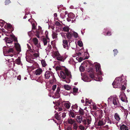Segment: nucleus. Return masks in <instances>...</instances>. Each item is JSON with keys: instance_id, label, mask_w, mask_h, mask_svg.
<instances>
[{"instance_id": "1", "label": "nucleus", "mask_w": 130, "mask_h": 130, "mask_svg": "<svg viewBox=\"0 0 130 130\" xmlns=\"http://www.w3.org/2000/svg\"><path fill=\"white\" fill-rule=\"evenodd\" d=\"M60 66H57L56 67V71H58L62 70L60 71V75L61 77L65 81L66 83H69L70 81L69 79L72 78L71 72L68 69L64 67L63 69Z\"/></svg>"}, {"instance_id": "2", "label": "nucleus", "mask_w": 130, "mask_h": 130, "mask_svg": "<svg viewBox=\"0 0 130 130\" xmlns=\"http://www.w3.org/2000/svg\"><path fill=\"white\" fill-rule=\"evenodd\" d=\"M77 122L79 123H81L82 122L83 124L86 125L87 124L89 125L91 123V120L86 118H83L82 116H77L76 117Z\"/></svg>"}, {"instance_id": "3", "label": "nucleus", "mask_w": 130, "mask_h": 130, "mask_svg": "<svg viewBox=\"0 0 130 130\" xmlns=\"http://www.w3.org/2000/svg\"><path fill=\"white\" fill-rule=\"evenodd\" d=\"M122 80L121 77L116 78L112 83L113 87L114 88H120L122 85Z\"/></svg>"}, {"instance_id": "4", "label": "nucleus", "mask_w": 130, "mask_h": 130, "mask_svg": "<svg viewBox=\"0 0 130 130\" xmlns=\"http://www.w3.org/2000/svg\"><path fill=\"white\" fill-rule=\"evenodd\" d=\"M66 113L63 112H60L59 113H57L54 116L56 119L58 120H61L62 119L65 118L66 116Z\"/></svg>"}, {"instance_id": "5", "label": "nucleus", "mask_w": 130, "mask_h": 130, "mask_svg": "<svg viewBox=\"0 0 130 130\" xmlns=\"http://www.w3.org/2000/svg\"><path fill=\"white\" fill-rule=\"evenodd\" d=\"M45 35L46 36V38H42V41H43V43L44 45L45 46L47 45L48 42H49L48 41H49V38H48V32L47 31L45 32Z\"/></svg>"}, {"instance_id": "6", "label": "nucleus", "mask_w": 130, "mask_h": 130, "mask_svg": "<svg viewBox=\"0 0 130 130\" xmlns=\"http://www.w3.org/2000/svg\"><path fill=\"white\" fill-rule=\"evenodd\" d=\"M3 49L4 50V51H6L7 53H12L13 54L14 53V51L13 50L12 48L9 47H6L5 46L3 47Z\"/></svg>"}, {"instance_id": "7", "label": "nucleus", "mask_w": 130, "mask_h": 130, "mask_svg": "<svg viewBox=\"0 0 130 130\" xmlns=\"http://www.w3.org/2000/svg\"><path fill=\"white\" fill-rule=\"evenodd\" d=\"M53 73L51 71H46L44 74L45 77L46 79L49 78L51 76L53 77Z\"/></svg>"}, {"instance_id": "8", "label": "nucleus", "mask_w": 130, "mask_h": 130, "mask_svg": "<svg viewBox=\"0 0 130 130\" xmlns=\"http://www.w3.org/2000/svg\"><path fill=\"white\" fill-rule=\"evenodd\" d=\"M106 123L105 118H103L100 119L98 123V125L99 126H101L104 125Z\"/></svg>"}, {"instance_id": "9", "label": "nucleus", "mask_w": 130, "mask_h": 130, "mask_svg": "<svg viewBox=\"0 0 130 130\" xmlns=\"http://www.w3.org/2000/svg\"><path fill=\"white\" fill-rule=\"evenodd\" d=\"M113 103L116 107L119 106L120 105L118 99L116 97L114 98L113 99Z\"/></svg>"}, {"instance_id": "10", "label": "nucleus", "mask_w": 130, "mask_h": 130, "mask_svg": "<svg viewBox=\"0 0 130 130\" xmlns=\"http://www.w3.org/2000/svg\"><path fill=\"white\" fill-rule=\"evenodd\" d=\"M95 67L96 72H98V74L99 75H101L102 73L101 71L100 66L99 64L96 65Z\"/></svg>"}, {"instance_id": "11", "label": "nucleus", "mask_w": 130, "mask_h": 130, "mask_svg": "<svg viewBox=\"0 0 130 130\" xmlns=\"http://www.w3.org/2000/svg\"><path fill=\"white\" fill-rule=\"evenodd\" d=\"M14 46H15L16 50L17 51V53H19L21 51V48L20 45L18 43H14Z\"/></svg>"}, {"instance_id": "12", "label": "nucleus", "mask_w": 130, "mask_h": 130, "mask_svg": "<svg viewBox=\"0 0 130 130\" xmlns=\"http://www.w3.org/2000/svg\"><path fill=\"white\" fill-rule=\"evenodd\" d=\"M42 32L41 28L40 27V28H39L37 30H36V32H35L36 36L38 38H39V35L40 34H42Z\"/></svg>"}, {"instance_id": "13", "label": "nucleus", "mask_w": 130, "mask_h": 130, "mask_svg": "<svg viewBox=\"0 0 130 130\" xmlns=\"http://www.w3.org/2000/svg\"><path fill=\"white\" fill-rule=\"evenodd\" d=\"M68 42L65 39L63 40V45L64 48L68 49L69 48Z\"/></svg>"}, {"instance_id": "14", "label": "nucleus", "mask_w": 130, "mask_h": 130, "mask_svg": "<svg viewBox=\"0 0 130 130\" xmlns=\"http://www.w3.org/2000/svg\"><path fill=\"white\" fill-rule=\"evenodd\" d=\"M103 111L102 110H99L97 111L95 113V116H98V115L99 118H101L102 117Z\"/></svg>"}, {"instance_id": "15", "label": "nucleus", "mask_w": 130, "mask_h": 130, "mask_svg": "<svg viewBox=\"0 0 130 130\" xmlns=\"http://www.w3.org/2000/svg\"><path fill=\"white\" fill-rule=\"evenodd\" d=\"M42 72V70L41 69L39 68L36 70L35 71V73L37 75H39Z\"/></svg>"}, {"instance_id": "16", "label": "nucleus", "mask_w": 130, "mask_h": 130, "mask_svg": "<svg viewBox=\"0 0 130 130\" xmlns=\"http://www.w3.org/2000/svg\"><path fill=\"white\" fill-rule=\"evenodd\" d=\"M121 100L123 102H127V98L125 95H124L123 96L120 95V96Z\"/></svg>"}, {"instance_id": "17", "label": "nucleus", "mask_w": 130, "mask_h": 130, "mask_svg": "<svg viewBox=\"0 0 130 130\" xmlns=\"http://www.w3.org/2000/svg\"><path fill=\"white\" fill-rule=\"evenodd\" d=\"M114 117L116 120L118 122L121 119L119 115L117 113H115L114 115Z\"/></svg>"}, {"instance_id": "18", "label": "nucleus", "mask_w": 130, "mask_h": 130, "mask_svg": "<svg viewBox=\"0 0 130 130\" xmlns=\"http://www.w3.org/2000/svg\"><path fill=\"white\" fill-rule=\"evenodd\" d=\"M75 122L74 119H72L71 118L69 117L68 119V122L69 124L72 125L75 123Z\"/></svg>"}, {"instance_id": "19", "label": "nucleus", "mask_w": 130, "mask_h": 130, "mask_svg": "<svg viewBox=\"0 0 130 130\" xmlns=\"http://www.w3.org/2000/svg\"><path fill=\"white\" fill-rule=\"evenodd\" d=\"M6 42L7 44H11L13 42V39L11 38H6Z\"/></svg>"}, {"instance_id": "20", "label": "nucleus", "mask_w": 130, "mask_h": 130, "mask_svg": "<svg viewBox=\"0 0 130 130\" xmlns=\"http://www.w3.org/2000/svg\"><path fill=\"white\" fill-rule=\"evenodd\" d=\"M120 129L121 130H128V127L124 125H122L120 126Z\"/></svg>"}, {"instance_id": "21", "label": "nucleus", "mask_w": 130, "mask_h": 130, "mask_svg": "<svg viewBox=\"0 0 130 130\" xmlns=\"http://www.w3.org/2000/svg\"><path fill=\"white\" fill-rule=\"evenodd\" d=\"M69 30L70 28L69 27L67 26H66L62 28V31L64 32H68L69 31Z\"/></svg>"}, {"instance_id": "22", "label": "nucleus", "mask_w": 130, "mask_h": 130, "mask_svg": "<svg viewBox=\"0 0 130 130\" xmlns=\"http://www.w3.org/2000/svg\"><path fill=\"white\" fill-rule=\"evenodd\" d=\"M69 116L70 117H71L73 118H75V115L73 112L72 111H70L69 112Z\"/></svg>"}, {"instance_id": "23", "label": "nucleus", "mask_w": 130, "mask_h": 130, "mask_svg": "<svg viewBox=\"0 0 130 130\" xmlns=\"http://www.w3.org/2000/svg\"><path fill=\"white\" fill-rule=\"evenodd\" d=\"M64 57L61 56H59L58 57H57L56 59H57V60L62 61H63L64 59Z\"/></svg>"}, {"instance_id": "24", "label": "nucleus", "mask_w": 130, "mask_h": 130, "mask_svg": "<svg viewBox=\"0 0 130 130\" xmlns=\"http://www.w3.org/2000/svg\"><path fill=\"white\" fill-rule=\"evenodd\" d=\"M105 120L106 121V122H107L108 123H109L110 124H111L112 123L111 120L109 117H106L105 118Z\"/></svg>"}, {"instance_id": "25", "label": "nucleus", "mask_w": 130, "mask_h": 130, "mask_svg": "<svg viewBox=\"0 0 130 130\" xmlns=\"http://www.w3.org/2000/svg\"><path fill=\"white\" fill-rule=\"evenodd\" d=\"M33 41L35 45H37L38 43V40L36 37L33 38Z\"/></svg>"}, {"instance_id": "26", "label": "nucleus", "mask_w": 130, "mask_h": 130, "mask_svg": "<svg viewBox=\"0 0 130 130\" xmlns=\"http://www.w3.org/2000/svg\"><path fill=\"white\" fill-rule=\"evenodd\" d=\"M64 88L66 90H70L71 87L68 85H65L63 86Z\"/></svg>"}, {"instance_id": "27", "label": "nucleus", "mask_w": 130, "mask_h": 130, "mask_svg": "<svg viewBox=\"0 0 130 130\" xmlns=\"http://www.w3.org/2000/svg\"><path fill=\"white\" fill-rule=\"evenodd\" d=\"M52 49V46L50 44H48V46L46 48V50L47 51H48L49 52H50L51 50Z\"/></svg>"}, {"instance_id": "28", "label": "nucleus", "mask_w": 130, "mask_h": 130, "mask_svg": "<svg viewBox=\"0 0 130 130\" xmlns=\"http://www.w3.org/2000/svg\"><path fill=\"white\" fill-rule=\"evenodd\" d=\"M16 63L18 65L20 64L21 62V61L20 58L18 57L15 60Z\"/></svg>"}, {"instance_id": "29", "label": "nucleus", "mask_w": 130, "mask_h": 130, "mask_svg": "<svg viewBox=\"0 0 130 130\" xmlns=\"http://www.w3.org/2000/svg\"><path fill=\"white\" fill-rule=\"evenodd\" d=\"M79 113L80 115H85L84 111L81 108H80L79 110Z\"/></svg>"}, {"instance_id": "30", "label": "nucleus", "mask_w": 130, "mask_h": 130, "mask_svg": "<svg viewBox=\"0 0 130 130\" xmlns=\"http://www.w3.org/2000/svg\"><path fill=\"white\" fill-rule=\"evenodd\" d=\"M41 63L42 67H45L47 65L44 60H42Z\"/></svg>"}, {"instance_id": "31", "label": "nucleus", "mask_w": 130, "mask_h": 130, "mask_svg": "<svg viewBox=\"0 0 130 130\" xmlns=\"http://www.w3.org/2000/svg\"><path fill=\"white\" fill-rule=\"evenodd\" d=\"M67 37L68 39H70L72 38V35L70 33H68L66 34Z\"/></svg>"}, {"instance_id": "32", "label": "nucleus", "mask_w": 130, "mask_h": 130, "mask_svg": "<svg viewBox=\"0 0 130 130\" xmlns=\"http://www.w3.org/2000/svg\"><path fill=\"white\" fill-rule=\"evenodd\" d=\"M68 17L69 18H71L72 19H73V17H74V15L72 13H70L68 14Z\"/></svg>"}, {"instance_id": "33", "label": "nucleus", "mask_w": 130, "mask_h": 130, "mask_svg": "<svg viewBox=\"0 0 130 130\" xmlns=\"http://www.w3.org/2000/svg\"><path fill=\"white\" fill-rule=\"evenodd\" d=\"M73 124V128L77 130L78 128L77 124L76 123H75Z\"/></svg>"}, {"instance_id": "34", "label": "nucleus", "mask_w": 130, "mask_h": 130, "mask_svg": "<svg viewBox=\"0 0 130 130\" xmlns=\"http://www.w3.org/2000/svg\"><path fill=\"white\" fill-rule=\"evenodd\" d=\"M64 106L67 109H69L70 107V105L68 103H66L64 104Z\"/></svg>"}, {"instance_id": "35", "label": "nucleus", "mask_w": 130, "mask_h": 130, "mask_svg": "<svg viewBox=\"0 0 130 130\" xmlns=\"http://www.w3.org/2000/svg\"><path fill=\"white\" fill-rule=\"evenodd\" d=\"M52 36L53 39H55L57 37V34L55 32L53 33Z\"/></svg>"}, {"instance_id": "36", "label": "nucleus", "mask_w": 130, "mask_h": 130, "mask_svg": "<svg viewBox=\"0 0 130 130\" xmlns=\"http://www.w3.org/2000/svg\"><path fill=\"white\" fill-rule=\"evenodd\" d=\"M37 52V53H35L33 54L36 57H37L39 56V54L38 51Z\"/></svg>"}, {"instance_id": "37", "label": "nucleus", "mask_w": 130, "mask_h": 130, "mask_svg": "<svg viewBox=\"0 0 130 130\" xmlns=\"http://www.w3.org/2000/svg\"><path fill=\"white\" fill-rule=\"evenodd\" d=\"M85 70V68L83 66H80L79 68V70L81 72L84 71Z\"/></svg>"}, {"instance_id": "38", "label": "nucleus", "mask_w": 130, "mask_h": 130, "mask_svg": "<svg viewBox=\"0 0 130 130\" xmlns=\"http://www.w3.org/2000/svg\"><path fill=\"white\" fill-rule=\"evenodd\" d=\"M51 44L52 45L53 48H55L56 47L54 41H52L51 42Z\"/></svg>"}, {"instance_id": "39", "label": "nucleus", "mask_w": 130, "mask_h": 130, "mask_svg": "<svg viewBox=\"0 0 130 130\" xmlns=\"http://www.w3.org/2000/svg\"><path fill=\"white\" fill-rule=\"evenodd\" d=\"M78 44L80 47H82L83 45V43L81 41H78Z\"/></svg>"}, {"instance_id": "40", "label": "nucleus", "mask_w": 130, "mask_h": 130, "mask_svg": "<svg viewBox=\"0 0 130 130\" xmlns=\"http://www.w3.org/2000/svg\"><path fill=\"white\" fill-rule=\"evenodd\" d=\"M10 3L11 1L10 0H6L5 1V4L6 5H7L9 4Z\"/></svg>"}, {"instance_id": "41", "label": "nucleus", "mask_w": 130, "mask_h": 130, "mask_svg": "<svg viewBox=\"0 0 130 130\" xmlns=\"http://www.w3.org/2000/svg\"><path fill=\"white\" fill-rule=\"evenodd\" d=\"M78 91V89L77 88L74 87L73 89V92L74 93H76Z\"/></svg>"}, {"instance_id": "42", "label": "nucleus", "mask_w": 130, "mask_h": 130, "mask_svg": "<svg viewBox=\"0 0 130 130\" xmlns=\"http://www.w3.org/2000/svg\"><path fill=\"white\" fill-rule=\"evenodd\" d=\"M55 24L57 26H61V24L58 21H56L55 22Z\"/></svg>"}, {"instance_id": "43", "label": "nucleus", "mask_w": 130, "mask_h": 130, "mask_svg": "<svg viewBox=\"0 0 130 130\" xmlns=\"http://www.w3.org/2000/svg\"><path fill=\"white\" fill-rule=\"evenodd\" d=\"M90 77L92 78H93L94 77V74L93 73H90L89 74Z\"/></svg>"}, {"instance_id": "44", "label": "nucleus", "mask_w": 130, "mask_h": 130, "mask_svg": "<svg viewBox=\"0 0 130 130\" xmlns=\"http://www.w3.org/2000/svg\"><path fill=\"white\" fill-rule=\"evenodd\" d=\"M54 54L55 56L58 57L60 56V54L58 52H56Z\"/></svg>"}, {"instance_id": "45", "label": "nucleus", "mask_w": 130, "mask_h": 130, "mask_svg": "<svg viewBox=\"0 0 130 130\" xmlns=\"http://www.w3.org/2000/svg\"><path fill=\"white\" fill-rule=\"evenodd\" d=\"M73 35L75 38H77L78 37V34L76 32H73Z\"/></svg>"}, {"instance_id": "46", "label": "nucleus", "mask_w": 130, "mask_h": 130, "mask_svg": "<svg viewBox=\"0 0 130 130\" xmlns=\"http://www.w3.org/2000/svg\"><path fill=\"white\" fill-rule=\"evenodd\" d=\"M113 51L114 52V55L115 56L117 55V54L118 53V51L117 49H115L113 50Z\"/></svg>"}, {"instance_id": "47", "label": "nucleus", "mask_w": 130, "mask_h": 130, "mask_svg": "<svg viewBox=\"0 0 130 130\" xmlns=\"http://www.w3.org/2000/svg\"><path fill=\"white\" fill-rule=\"evenodd\" d=\"M79 129L81 130H84L85 129L84 127L82 125H80L79 126Z\"/></svg>"}, {"instance_id": "48", "label": "nucleus", "mask_w": 130, "mask_h": 130, "mask_svg": "<svg viewBox=\"0 0 130 130\" xmlns=\"http://www.w3.org/2000/svg\"><path fill=\"white\" fill-rule=\"evenodd\" d=\"M13 39L14 41L15 42H16V43H18V41L17 40V38L15 36H13Z\"/></svg>"}, {"instance_id": "49", "label": "nucleus", "mask_w": 130, "mask_h": 130, "mask_svg": "<svg viewBox=\"0 0 130 130\" xmlns=\"http://www.w3.org/2000/svg\"><path fill=\"white\" fill-rule=\"evenodd\" d=\"M60 89L59 87H58L57 88V89L56 91V94H59V92L60 91Z\"/></svg>"}, {"instance_id": "50", "label": "nucleus", "mask_w": 130, "mask_h": 130, "mask_svg": "<svg viewBox=\"0 0 130 130\" xmlns=\"http://www.w3.org/2000/svg\"><path fill=\"white\" fill-rule=\"evenodd\" d=\"M57 86V85H53L52 87V89L54 91L56 88Z\"/></svg>"}, {"instance_id": "51", "label": "nucleus", "mask_w": 130, "mask_h": 130, "mask_svg": "<svg viewBox=\"0 0 130 130\" xmlns=\"http://www.w3.org/2000/svg\"><path fill=\"white\" fill-rule=\"evenodd\" d=\"M78 61L79 62H81L83 60V58L81 57H80L79 58H78Z\"/></svg>"}, {"instance_id": "52", "label": "nucleus", "mask_w": 130, "mask_h": 130, "mask_svg": "<svg viewBox=\"0 0 130 130\" xmlns=\"http://www.w3.org/2000/svg\"><path fill=\"white\" fill-rule=\"evenodd\" d=\"M78 107V106L77 105L75 104L72 106V108L73 109H77Z\"/></svg>"}, {"instance_id": "53", "label": "nucleus", "mask_w": 130, "mask_h": 130, "mask_svg": "<svg viewBox=\"0 0 130 130\" xmlns=\"http://www.w3.org/2000/svg\"><path fill=\"white\" fill-rule=\"evenodd\" d=\"M7 47H12L13 46V45L12 44V43H11V44H7Z\"/></svg>"}, {"instance_id": "54", "label": "nucleus", "mask_w": 130, "mask_h": 130, "mask_svg": "<svg viewBox=\"0 0 130 130\" xmlns=\"http://www.w3.org/2000/svg\"><path fill=\"white\" fill-rule=\"evenodd\" d=\"M7 27L9 28H11L12 27V26L10 24H8L7 25Z\"/></svg>"}, {"instance_id": "55", "label": "nucleus", "mask_w": 130, "mask_h": 130, "mask_svg": "<svg viewBox=\"0 0 130 130\" xmlns=\"http://www.w3.org/2000/svg\"><path fill=\"white\" fill-rule=\"evenodd\" d=\"M111 35V32H108L107 33L106 35L108 36H110Z\"/></svg>"}, {"instance_id": "56", "label": "nucleus", "mask_w": 130, "mask_h": 130, "mask_svg": "<svg viewBox=\"0 0 130 130\" xmlns=\"http://www.w3.org/2000/svg\"><path fill=\"white\" fill-rule=\"evenodd\" d=\"M93 70V69L92 68H90L89 69H88V71H87L89 72H92Z\"/></svg>"}, {"instance_id": "57", "label": "nucleus", "mask_w": 130, "mask_h": 130, "mask_svg": "<svg viewBox=\"0 0 130 130\" xmlns=\"http://www.w3.org/2000/svg\"><path fill=\"white\" fill-rule=\"evenodd\" d=\"M86 102L87 103H88L90 104H91V103L89 102V101L87 99H86Z\"/></svg>"}, {"instance_id": "58", "label": "nucleus", "mask_w": 130, "mask_h": 130, "mask_svg": "<svg viewBox=\"0 0 130 130\" xmlns=\"http://www.w3.org/2000/svg\"><path fill=\"white\" fill-rule=\"evenodd\" d=\"M126 88L123 85L122 86V88H121V90H124Z\"/></svg>"}, {"instance_id": "59", "label": "nucleus", "mask_w": 130, "mask_h": 130, "mask_svg": "<svg viewBox=\"0 0 130 130\" xmlns=\"http://www.w3.org/2000/svg\"><path fill=\"white\" fill-rule=\"evenodd\" d=\"M35 25L34 24L32 25V30H35Z\"/></svg>"}, {"instance_id": "60", "label": "nucleus", "mask_w": 130, "mask_h": 130, "mask_svg": "<svg viewBox=\"0 0 130 130\" xmlns=\"http://www.w3.org/2000/svg\"><path fill=\"white\" fill-rule=\"evenodd\" d=\"M14 60V59L13 58H12L11 59H9L8 60V61L9 62V61H13Z\"/></svg>"}, {"instance_id": "61", "label": "nucleus", "mask_w": 130, "mask_h": 130, "mask_svg": "<svg viewBox=\"0 0 130 130\" xmlns=\"http://www.w3.org/2000/svg\"><path fill=\"white\" fill-rule=\"evenodd\" d=\"M67 130H72V129L70 127H68Z\"/></svg>"}, {"instance_id": "62", "label": "nucleus", "mask_w": 130, "mask_h": 130, "mask_svg": "<svg viewBox=\"0 0 130 130\" xmlns=\"http://www.w3.org/2000/svg\"><path fill=\"white\" fill-rule=\"evenodd\" d=\"M17 79L19 80H20L21 79V77L20 76H19L17 77Z\"/></svg>"}, {"instance_id": "63", "label": "nucleus", "mask_w": 130, "mask_h": 130, "mask_svg": "<svg viewBox=\"0 0 130 130\" xmlns=\"http://www.w3.org/2000/svg\"><path fill=\"white\" fill-rule=\"evenodd\" d=\"M105 110H104V111L105 112H106V111L108 110V108L106 107L105 108Z\"/></svg>"}, {"instance_id": "64", "label": "nucleus", "mask_w": 130, "mask_h": 130, "mask_svg": "<svg viewBox=\"0 0 130 130\" xmlns=\"http://www.w3.org/2000/svg\"><path fill=\"white\" fill-rule=\"evenodd\" d=\"M54 15L55 18L56 17H57V14L56 13H55L54 14Z\"/></svg>"}]
</instances>
